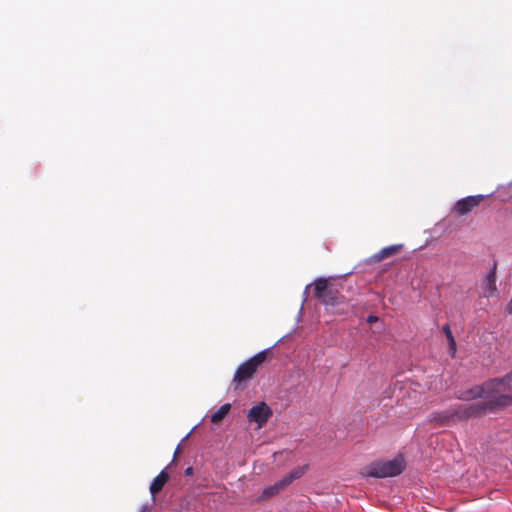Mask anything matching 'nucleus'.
<instances>
[{
	"label": "nucleus",
	"instance_id": "f257e3e1",
	"mask_svg": "<svg viewBox=\"0 0 512 512\" xmlns=\"http://www.w3.org/2000/svg\"><path fill=\"white\" fill-rule=\"evenodd\" d=\"M458 398L465 401L482 399L462 406L465 417L479 416L512 406V372L503 378H495L474 386L462 392Z\"/></svg>",
	"mask_w": 512,
	"mask_h": 512
},
{
	"label": "nucleus",
	"instance_id": "f03ea898",
	"mask_svg": "<svg viewBox=\"0 0 512 512\" xmlns=\"http://www.w3.org/2000/svg\"><path fill=\"white\" fill-rule=\"evenodd\" d=\"M405 467L406 463L403 456L398 455L392 460L370 463L363 468L361 474L364 477L374 478L394 477L401 474Z\"/></svg>",
	"mask_w": 512,
	"mask_h": 512
},
{
	"label": "nucleus",
	"instance_id": "7ed1b4c3",
	"mask_svg": "<svg viewBox=\"0 0 512 512\" xmlns=\"http://www.w3.org/2000/svg\"><path fill=\"white\" fill-rule=\"evenodd\" d=\"M313 295L327 307H335L344 302V296L333 288L326 278H318L314 281Z\"/></svg>",
	"mask_w": 512,
	"mask_h": 512
},
{
	"label": "nucleus",
	"instance_id": "20e7f679",
	"mask_svg": "<svg viewBox=\"0 0 512 512\" xmlns=\"http://www.w3.org/2000/svg\"><path fill=\"white\" fill-rule=\"evenodd\" d=\"M267 356L268 350H263L240 364L235 371L233 383L238 386L252 379L258 368L266 361Z\"/></svg>",
	"mask_w": 512,
	"mask_h": 512
},
{
	"label": "nucleus",
	"instance_id": "39448f33",
	"mask_svg": "<svg viewBox=\"0 0 512 512\" xmlns=\"http://www.w3.org/2000/svg\"><path fill=\"white\" fill-rule=\"evenodd\" d=\"M272 416V410L265 402H259L251 407L247 413L249 422L257 423L258 428H261Z\"/></svg>",
	"mask_w": 512,
	"mask_h": 512
},
{
	"label": "nucleus",
	"instance_id": "423d86ee",
	"mask_svg": "<svg viewBox=\"0 0 512 512\" xmlns=\"http://www.w3.org/2000/svg\"><path fill=\"white\" fill-rule=\"evenodd\" d=\"M482 200H483L482 195L468 196L466 198L459 200L455 204L454 210L459 215H465L468 212H470L474 207L478 206Z\"/></svg>",
	"mask_w": 512,
	"mask_h": 512
},
{
	"label": "nucleus",
	"instance_id": "0eeeda50",
	"mask_svg": "<svg viewBox=\"0 0 512 512\" xmlns=\"http://www.w3.org/2000/svg\"><path fill=\"white\" fill-rule=\"evenodd\" d=\"M168 480L169 474L165 470H162L151 482L149 491L151 493L153 503L155 502V496L163 489Z\"/></svg>",
	"mask_w": 512,
	"mask_h": 512
},
{
	"label": "nucleus",
	"instance_id": "6e6552de",
	"mask_svg": "<svg viewBox=\"0 0 512 512\" xmlns=\"http://www.w3.org/2000/svg\"><path fill=\"white\" fill-rule=\"evenodd\" d=\"M485 296L490 297L493 296L496 291V263H494L491 271L488 273L485 281Z\"/></svg>",
	"mask_w": 512,
	"mask_h": 512
},
{
	"label": "nucleus",
	"instance_id": "1a4fd4ad",
	"mask_svg": "<svg viewBox=\"0 0 512 512\" xmlns=\"http://www.w3.org/2000/svg\"><path fill=\"white\" fill-rule=\"evenodd\" d=\"M287 486L285 483L281 480L275 482L273 485L265 488L262 491V494L259 497V500H267L277 494H279L281 491H283Z\"/></svg>",
	"mask_w": 512,
	"mask_h": 512
},
{
	"label": "nucleus",
	"instance_id": "9d476101",
	"mask_svg": "<svg viewBox=\"0 0 512 512\" xmlns=\"http://www.w3.org/2000/svg\"><path fill=\"white\" fill-rule=\"evenodd\" d=\"M401 247H402V245H391V246L384 247L378 253H376L373 256V258L376 261H381L383 259H386L390 256L395 255L401 249Z\"/></svg>",
	"mask_w": 512,
	"mask_h": 512
},
{
	"label": "nucleus",
	"instance_id": "9b49d317",
	"mask_svg": "<svg viewBox=\"0 0 512 512\" xmlns=\"http://www.w3.org/2000/svg\"><path fill=\"white\" fill-rule=\"evenodd\" d=\"M231 405L230 404H223L217 411H215L211 415V422L215 424H219L222 422V420L228 415L230 412Z\"/></svg>",
	"mask_w": 512,
	"mask_h": 512
},
{
	"label": "nucleus",
	"instance_id": "f8f14e48",
	"mask_svg": "<svg viewBox=\"0 0 512 512\" xmlns=\"http://www.w3.org/2000/svg\"><path fill=\"white\" fill-rule=\"evenodd\" d=\"M305 470H306L305 466L296 467L289 474L284 476L282 478V481L288 487L293 482V480L300 478L305 473Z\"/></svg>",
	"mask_w": 512,
	"mask_h": 512
},
{
	"label": "nucleus",
	"instance_id": "ddd939ff",
	"mask_svg": "<svg viewBox=\"0 0 512 512\" xmlns=\"http://www.w3.org/2000/svg\"><path fill=\"white\" fill-rule=\"evenodd\" d=\"M448 420V416L445 412L443 413H435L432 416L431 421L435 423L436 426H443L445 425L446 421Z\"/></svg>",
	"mask_w": 512,
	"mask_h": 512
},
{
	"label": "nucleus",
	"instance_id": "4468645a",
	"mask_svg": "<svg viewBox=\"0 0 512 512\" xmlns=\"http://www.w3.org/2000/svg\"><path fill=\"white\" fill-rule=\"evenodd\" d=\"M456 352V343L453 336L450 334V356L453 357Z\"/></svg>",
	"mask_w": 512,
	"mask_h": 512
},
{
	"label": "nucleus",
	"instance_id": "2eb2a0df",
	"mask_svg": "<svg viewBox=\"0 0 512 512\" xmlns=\"http://www.w3.org/2000/svg\"><path fill=\"white\" fill-rule=\"evenodd\" d=\"M151 509H152V505L145 504L142 506L140 512H151Z\"/></svg>",
	"mask_w": 512,
	"mask_h": 512
},
{
	"label": "nucleus",
	"instance_id": "dca6fc26",
	"mask_svg": "<svg viewBox=\"0 0 512 512\" xmlns=\"http://www.w3.org/2000/svg\"><path fill=\"white\" fill-rule=\"evenodd\" d=\"M448 331H449V328H448V323L444 324L442 326V332L445 334V336L448 338Z\"/></svg>",
	"mask_w": 512,
	"mask_h": 512
},
{
	"label": "nucleus",
	"instance_id": "f3484780",
	"mask_svg": "<svg viewBox=\"0 0 512 512\" xmlns=\"http://www.w3.org/2000/svg\"><path fill=\"white\" fill-rule=\"evenodd\" d=\"M193 474V468L192 467H188L185 469V475L186 476H191Z\"/></svg>",
	"mask_w": 512,
	"mask_h": 512
},
{
	"label": "nucleus",
	"instance_id": "a211bd4d",
	"mask_svg": "<svg viewBox=\"0 0 512 512\" xmlns=\"http://www.w3.org/2000/svg\"><path fill=\"white\" fill-rule=\"evenodd\" d=\"M376 320H377V317H375V316H369L367 319V321L370 323L375 322Z\"/></svg>",
	"mask_w": 512,
	"mask_h": 512
},
{
	"label": "nucleus",
	"instance_id": "6ab92c4d",
	"mask_svg": "<svg viewBox=\"0 0 512 512\" xmlns=\"http://www.w3.org/2000/svg\"><path fill=\"white\" fill-rule=\"evenodd\" d=\"M178 453H179V448H177V449L175 450L174 457H176Z\"/></svg>",
	"mask_w": 512,
	"mask_h": 512
}]
</instances>
